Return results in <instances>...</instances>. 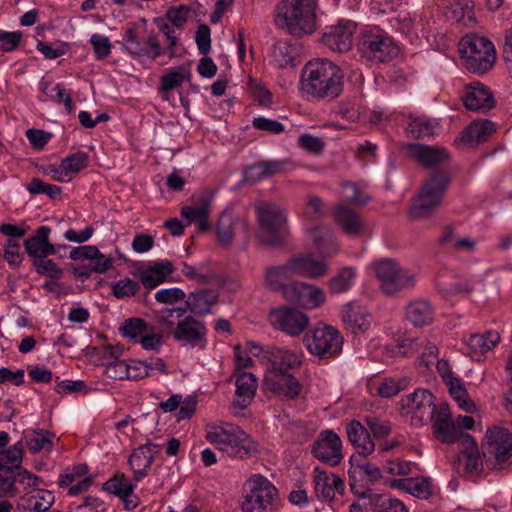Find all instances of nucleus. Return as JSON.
Listing matches in <instances>:
<instances>
[{
  "instance_id": "69168bd1",
  "label": "nucleus",
  "mask_w": 512,
  "mask_h": 512,
  "mask_svg": "<svg viewBox=\"0 0 512 512\" xmlns=\"http://www.w3.org/2000/svg\"><path fill=\"white\" fill-rule=\"evenodd\" d=\"M189 76L187 71H170L161 77V91H170L182 85L186 77Z\"/></svg>"
},
{
  "instance_id": "c9c22d12",
  "label": "nucleus",
  "mask_w": 512,
  "mask_h": 512,
  "mask_svg": "<svg viewBox=\"0 0 512 512\" xmlns=\"http://www.w3.org/2000/svg\"><path fill=\"white\" fill-rule=\"evenodd\" d=\"M235 385L236 399L234 405L240 409H245L255 396L258 387L257 378L250 372H243L236 377Z\"/></svg>"
},
{
  "instance_id": "bb28decb",
  "label": "nucleus",
  "mask_w": 512,
  "mask_h": 512,
  "mask_svg": "<svg viewBox=\"0 0 512 512\" xmlns=\"http://www.w3.org/2000/svg\"><path fill=\"white\" fill-rule=\"evenodd\" d=\"M294 277L318 279L328 273V266L323 260H316L309 255H299L288 260Z\"/></svg>"
},
{
  "instance_id": "a878e982",
  "label": "nucleus",
  "mask_w": 512,
  "mask_h": 512,
  "mask_svg": "<svg viewBox=\"0 0 512 512\" xmlns=\"http://www.w3.org/2000/svg\"><path fill=\"white\" fill-rule=\"evenodd\" d=\"M162 446L147 443L135 449L129 457L128 463L133 471L134 482H140L147 474L154 460V456L160 452Z\"/></svg>"
},
{
  "instance_id": "0e129e2a",
  "label": "nucleus",
  "mask_w": 512,
  "mask_h": 512,
  "mask_svg": "<svg viewBox=\"0 0 512 512\" xmlns=\"http://www.w3.org/2000/svg\"><path fill=\"white\" fill-rule=\"evenodd\" d=\"M71 177L79 173L88 165V156L84 152H77L62 159Z\"/></svg>"
},
{
  "instance_id": "9d476101",
  "label": "nucleus",
  "mask_w": 512,
  "mask_h": 512,
  "mask_svg": "<svg viewBox=\"0 0 512 512\" xmlns=\"http://www.w3.org/2000/svg\"><path fill=\"white\" fill-rule=\"evenodd\" d=\"M249 493L244 497L241 508L243 512H264L277 496L274 485L260 475L249 479Z\"/></svg>"
},
{
  "instance_id": "37998d69",
  "label": "nucleus",
  "mask_w": 512,
  "mask_h": 512,
  "mask_svg": "<svg viewBox=\"0 0 512 512\" xmlns=\"http://www.w3.org/2000/svg\"><path fill=\"white\" fill-rule=\"evenodd\" d=\"M217 300L218 295L214 290H201L191 293L187 304L193 313L204 315L210 312Z\"/></svg>"
},
{
  "instance_id": "0eeeda50",
  "label": "nucleus",
  "mask_w": 512,
  "mask_h": 512,
  "mask_svg": "<svg viewBox=\"0 0 512 512\" xmlns=\"http://www.w3.org/2000/svg\"><path fill=\"white\" fill-rule=\"evenodd\" d=\"M375 275L381 290L387 295L411 289L416 283V276L411 271L402 269L392 259H382L374 264Z\"/></svg>"
},
{
  "instance_id": "39448f33",
  "label": "nucleus",
  "mask_w": 512,
  "mask_h": 512,
  "mask_svg": "<svg viewBox=\"0 0 512 512\" xmlns=\"http://www.w3.org/2000/svg\"><path fill=\"white\" fill-rule=\"evenodd\" d=\"M459 52L463 65L472 73H486L491 69L496 60L493 43L487 38L476 34L466 35L461 39Z\"/></svg>"
},
{
  "instance_id": "e433bc0d",
  "label": "nucleus",
  "mask_w": 512,
  "mask_h": 512,
  "mask_svg": "<svg viewBox=\"0 0 512 512\" xmlns=\"http://www.w3.org/2000/svg\"><path fill=\"white\" fill-rule=\"evenodd\" d=\"M294 277L290 264L287 261L280 266L267 267L265 270L264 280L266 286L274 291L280 292L285 298L286 288L290 287V283H286L290 278Z\"/></svg>"
},
{
  "instance_id": "412c9836",
  "label": "nucleus",
  "mask_w": 512,
  "mask_h": 512,
  "mask_svg": "<svg viewBox=\"0 0 512 512\" xmlns=\"http://www.w3.org/2000/svg\"><path fill=\"white\" fill-rule=\"evenodd\" d=\"M406 153L418 165L425 168H439L450 160L448 151L442 146L425 144H409Z\"/></svg>"
},
{
  "instance_id": "6e6552de",
  "label": "nucleus",
  "mask_w": 512,
  "mask_h": 512,
  "mask_svg": "<svg viewBox=\"0 0 512 512\" xmlns=\"http://www.w3.org/2000/svg\"><path fill=\"white\" fill-rule=\"evenodd\" d=\"M304 341L307 350L321 359L335 357L343 345L340 332L329 325L315 327L306 333Z\"/></svg>"
},
{
  "instance_id": "4be33fe9",
  "label": "nucleus",
  "mask_w": 512,
  "mask_h": 512,
  "mask_svg": "<svg viewBox=\"0 0 512 512\" xmlns=\"http://www.w3.org/2000/svg\"><path fill=\"white\" fill-rule=\"evenodd\" d=\"M264 385L278 397L289 400L296 399L302 391L301 383L290 373L267 372Z\"/></svg>"
},
{
  "instance_id": "774afa93",
  "label": "nucleus",
  "mask_w": 512,
  "mask_h": 512,
  "mask_svg": "<svg viewBox=\"0 0 512 512\" xmlns=\"http://www.w3.org/2000/svg\"><path fill=\"white\" fill-rule=\"evenodd\" d=\"M364 422L371 430L374 437L382 438L391 433V425L385 420H381L375 416H366Z\"/></svg>"
},
{
  "instance_id": "603ef678",
  "label": "nucleus",
  "mask_w": 512,
  "mask_h": 512,
  "mask_svg": "<svg viewBox=\"0 0 512 512\" xmlns=\"http://www.w3.org/2000/svg\"><path fill=\"white\" fill-rule=\"evenodd\" d=\"M120 332L123 337L138 343L144 333L150 332V327L141 318H130L120 327Z\"/></svg>"
},
{
  "instance_id": "393cba45",
  "label": "nucleus",
  "mask_w": 512,
  "mask_h": 512,
  "mask_svg": "<svg viewBox=\"0 0 512 512\" xmlns=\"http://www.w3.org/2000/svg\"><path fill=\"white\" fill-rule=\"evenodd\" d=\"M136 484L123 473H118L103 484V490L121 499L126 510H133L140 504L139 497L134 494Z\"/></svg>"
},
{
  "instance_id": "f8f14e48",
  "label": "nucleus",
  "mask_w": 512,
  "mask_h": 512,
  "mask_svg": "<svg viewBox=\"0 0 512 512\" xmlns=\"http://www.w3.org/2000/svg\"><path fill=\"white\" fill-rule=\"evenodd\" d=\"M285 299L305 309H317L326 301V295L323 289L302 281L290 283L286 288Z\"/></svg>"
},
{
  "instance_id": "9b49d317",
  "label": "nucleus",
  "mask_w": 512,
  "mask_h": 512,
  "mask_svg": "<svg viewBox=\"0 0 512 512\" xmlns=\"http://www.w3.org/2000/svg\"><path fill=\"white\" fill-rule=\"evenodd\" d=\"M269 321L274 328L290 336L300 335L309 324V318L304 312L291 307L272 310Z\"/></svg>"
},
{
  "instance_id": "79ce46f5",
  "label": "nucleus",
  "mask_w": 512,
  "mask_h": 512,
  "mask_svg": "<svg viewBox=\"0 0 512 512\" xmlns=\"http://www.w3.org/2000/svg\"><path fill=\"white\" fill-rule=\"evenodd\" d=\"M406 318L414 326H425L432 322L433 311L428 302L423 300L413 301L406 308Z\"/></svg>"
},
{
  "instance_id": "1a4fd4ad",
  "label": "nucleus",
  "mask_w": 512,
  "mask_h": 512,
  "mask_svg": "<svg viewBox=\"0 0 512 512\" xmlns=\"http://www.w3.org/2000/svg\"><path fill=\"white\" fill-rule=\"evenodd\" d=\"M361 56L376 62H388L399 54L398 46L385 34L364 31L358 41Z\"/></svg>"
},
{
  "instance_id": "2eb2a0df",
  "label": "nucleus",
  "mask_w": 512,
  "mask_h": 512,
  "mask_svg": "<svg viewBox=\"0 0 512 512\" xmlns=\"http://www.w3.org/2000/svg\"><path fill=\"white\" fill-rule=\"evenodd\" d=\"M486 453L494 457L499 466L512 462V433L507 429L494 427L486 433Z\"/></svg>"
},
{
  "instance_id": "09e8293b",
  "label": "nucleus",
  "mask_w": 512,
  "mask_h": 512,
  "mask_svg": "<svg viewBox=\"0 0 512 512\" xmlns=\"http://www.w3.org/2000/svg\"><path fill=\"white\" fill-rule=\"evenodd\" d=\"M438 123L425 116L410 117L406 132L413 138L433 135Z\"/></svg>"
},
{
  "instance_id": "f03ea898",
  "label": "nucleus",
  "mask_w": 512,
  "mask_h": 512,
  "mask_svg": "<svg viewBox=\"0 0 512 512\" xmlns=\"http://www.w3.org/2000/svg\"><path fill=\"white\" fill-rule=\"evenodd\" d=\"M206 439L229 457L244 459L258 453V444L240 427L230 423L209 425Z\"/></svg>"
},
{
  "instance_id": "6ab92c4d",
  "label": "nucleus",
  "mask_w": 512,
  "mask_h": 512,
  "mask_svg": "<svg viewBox=\"0 0 512 512\" xmlns=\"http://www.w3.org/2000/svg\"><path fill=\"white\" fill-rule=\"evenodd\" d=\"M429 421L432 422L435 437L442 443H460L461 436L466 434L457 429L447 404L438 405Z\"/></svg>"
},
{
  "instance_id": "f704fd0d",
  "label": "nucleus",
  "mask_w": 512,
  "mask_h": 512,
  "mask_svg": "<svg viewBox=\"0 0 512 512\" xmlns=\"http://www.w3.org/2000/svg\"><path fill=\"white\" fill-rule=\"evenodd\" d=\"M438 245L453 253L472 252L475 250L476 242L469 237H459L453 226H445L438 236Z\"/></svg>"
},
{
  "instance_id": "aec40b11",
  "label": "nucleus",
  "mask_w": 512,
  "mask_h": 512,
  "mask_svg": "<svg viewBox=\"0 0 512 512\" xmlns=\"http://www.w3.org/2000/svg\"><path fill=\"white\" fill-rule=\"evenodd\" d=\"M123 41L125 49L134 57H149L155 60L166 53L153 33L139 38L135 31L129 28L125 32Z\"/></svg>"
},
{
  "instance_id": "2f4dec72",
  "label": "nucleus",
  "mask_w": 512,
  "mask_h": 512,
  "mask_svg": "<svg viewBox=\"0 0 512 512\" xmlns=\"http://www.w3.org/2000/svg\"><path fill=\"white\" fill-rule=\"evenodd\" d=\"M436 287L444 296L470 294L473 291V282L448 271L439 272L436 278Z\"/></svg>"
},
{
  "instance_id": "58836bf2",
  "label": "nucleus",
  "mask_w": 512,
  "mask_h": 512,
  "mask_svg": "<svg viewBox=\"0 0 512 512\" xmlns=\"http://www.w3.org/2000/svg\"><path fill=\"white\" fill-rule=\"evenodd\" d=\"M210 203V198L206 195H202L195 205L183 207L181 209V215L187 219L189 223H197L198 229L204 231L209 226L207 217L210 211Z\"/></svg>"
},
{
  "instance_id": "864d4df0",
  "label": "nucleus",
  "mask_w": 512,
  "mask_h": 512,
  "mask_svg": "<svg viewBox=\"0 0 512 512\" xmlns=\"http://www.w3.org/2000/svg\"><path fill=\"white\" fill-rule=\"evenodd\" d=\"M41 90L51 100L57 103L63 102L67 112L72 111L71 94L67 92L66 89H64L60 84L51 85L48 82H42Z\"/></svg>"
},
{
  "instance_id": "423d86ee",
  "label": "nucleus",
  "mask_w": 512,
  "mask_h": 512,
  "mask_svg": "<svg viewBox=\"0 0 512 512\" xmlns=\"http://www.w3.org/2000/svg\"><path fill=\"white\" fill-rule=\"evenodd\" d=\"M449 182L450 178L445 172L435 173L428 178L411 207V216L415 219L427 217L440 205Z\"/></svg>"
},
{
  "instance_id": "de8ad7c7",
  "label": "nucleus",
  "mask_w": 512,
  "mask_h": 512,
  "mask_svg": "<svg viewBox=\"0 0 512 512\" xmlns=\"http://www.w3.org/2000/svg\"><path fill=\"white\" fill-rule=\"evenodd\" d=\"M25 442L32 454L42 450L50 451L53 447L54 434L48 431H28L25 433Z\"/></svg>"
},
{
  "instance_id": "a19ab883",
  "label": "nucleus",
  "mask_w": 512,
  "mask_h": 512,
  "mask_svg": "<svg viewBox=\"0 0 512 512\" xmlns=\"http://www.w3.org/2000/svg\"><path fill=\"white\" fill-rule=\"evenodd\" d=\"M459 446L466 469L470 472H478L481 470L482 460L474 438L469 434L462 435Z\"/></svg>"
},
{
  "instance_id": "4468645a",
  "label": "nucleus",
  "mask_w": 512,
  "mask_h": 512,
  "mask_svg": "<svg viewBox=\"0 0 512 512\" xmlns=\"http://www.w3.org/2000/svg\"><path fill=\"white\" fill-rule=\"evenodd\" d=\"M437 407L433 394L425 389H417L401 400L403 412L412 414L420 424L428 422Z\"/></svg>"
},
{
  "instance_id": "dca6fc26",
  "label": "nucleus",
  "mask_w": 512,
  "mask_h": 512,
  "mask_svg": "<svg viewBox=\"0 0 512 512\" xmlns=\"http://www.w3.org/2000/svg\"><path fill=\"white\" fill-rule=\"evenodd\" d=\"M263 358L268 363L267 372L288 373L289 370H295L301 366L303 353L271 345L263 350Z\"/></svg>"
},
{
  "instance_id": "4c0bfd02",
  "label": "nucleus",
  "mask_w": 512,
  "mask_h": 512,
  "mask_svg": "<svg viewBox=\"0 0 512 512\" xmlns=\"http://www.w3.org/2000/svg\"><path fill=\"white\" fill-rule=\"evenodd\" d=\"M495 132V125L489 120L472 122L461 134L459 141L467 146L484 142Z\"/></svg>"
},
{
  "instance_id": "7c9ffc66",
  "label": "nucleus",
  "mask_w": 512,
  "mask_h": 512,
  "mask_svg": "<svg viewBox=\"0 0 512 512\" xmlns=\"http://www.w3.org/2000/svg\"><path fill=\"white\" fill-rule=\"evenodd\" d=\"M50 232L51 229L48 226H40L31 237L25 240V250L29 256L39 259L56 253L54 245L49 242Z\"/></svg>"
},
{
  "instance_id": "3c124183",
  "label": "nucleus",
  "mask_w": 512,
  "mask_h": 512,
  "mask_svg": "<svg viewBox=\"0 0 512 512\" xmlns=\"http://www.w3.org/2000/svg\"><path fill=\"white\" fill-rule=\"evenodd\" d=\"M356 272L351 267L342 268L333 278L328 282L330 292L333 294H340L347 291L355 279Z\"/></svg>"
},
{
  "instance_id": "338daca9",
  "label": "nucleus",
  "mask_w": 512,
  "mask_h": 512,
  "mask_svg": "<svg viewBox=\"0 0 512 512\" xmlns=\"http://www.w3.org/2000/svg\"><path fill=\"white\" fill-rule=\"evenodd\" d=\"M343 196L346 201L355 205H364L369 200V196L362 192L355 183L343 184Z\"/></svg>"
},
{
  "instance_id": "49530a36",
  "label": "nucleus",
  "mask_w": 512,
  "mask_h": 512,
  "mask_svg": "<svg viewBox=\"0 0 512 512\" xmlns=\"http://www.w3.org/2000/svg\"><path fill=\"white\" fill-rule=\"evenodd\" d=\"M446 386L449 389V393L452 398L457 402L459 408L467 413H474L476 411L475 403L469 398V395L457 378H448Z\"/></svg>"
},
{
  "instance_id": "bf43d9fd",
  "label": "nucleus",
  "mask_w": 512,
  "mask_h": 512,
  "mask_svg": "<svg viewBox=\"0 0 512 512\" xmlns=\"http://www.w3.org/2000/svg\"><path fill=\"white\" fill-rule=\"evenodd\" d=\"M113 295L118 298L134 296L139 290V283L131 278L125 277L111 285Z\"/></svg>"
},
{
  "instance_id": "8fccbe9b",
  "label": "nucleus",
  "mask_w": 512,
  "mask_h": 512,
  "mask_svg": "<svg viewBox=\"0 0 512 512\" xmlns=\"http://www.w3.org/2000/svg\"><path fill=\"white\" fill-rule=\"evenodd\" d=\"M497 332L488 331L484 334H473L468 339V345L474 352L485 353L491 350L499 342Z\"/></svg>"
},
{
  "instance_id": "ddd939ff",
  "label": "nucleus",
  "mask_w": 512,
  "mask_h": 512,
  "mask_svg": "<svg viewBox=\"0 0 512 512\" xmlns=\"http://www.w3.org/2000/svg\"><path fill=\"white\" fill-rule=\"evenodd\" d=\"M206 335L207 329L205 324L192 316L179 320L172 332V337L176 342L199 349L206 347Z\"/></svg>"
},
{
  "instance_id": "72a5a7b5",
  "label": "nucleus",
  "mask_w": 512,
  "mask_h": 512,
  "mask_svg": "<svg viewBox=\"0 0 512 512\" xmlns=\"http://www.w3.org/2000/svg\"><path fill=\"white\" fill-rule=\"evenodd\" d=\"M335 220L342 230L353 237L360 236L365 229V224L359 214L346 204H339L334 212Z\"/></svg>"
},
{
  "instance_id": "a211bd4d",
  "label": "nucleus",
  "mask_w": 512,
  "mask_h": 512,
  "mask_svg": "<svg viewBox=\"0 0 512 512\" xmlns=\"http://www.w3.org/2000/svg\"><path fill=\"white\" fill-rule=\"evenodd\" d=\"M356 25L352 21H339L335 25L325 27L322 35V43L329 49L345 53L352 48L353 34Z\"/></svg>"
},
{
  "instance_id": "a18cd8bd",
  "label": "nucleus",
  "mask_w": 512,
  "mask_h": 512,
  "mask_svg": "<svg viewBox=\"0 0 512 512\" xmlns=\"http://www.w3.org/2000/svg\"><path fill=\"white\" fill-rule=\"evenodd\" d=\"M186 310L184 308L162 309L155 316V321L161 328L160 333L164 336H172V332L177 326V322L184 318Z\"/></svg>"
},
{
  "instance_id": "20e7f679",
  "label": "nucleus",
  "mask_w": 512,
  "mask_h": 512,
  "mask_svg": "<svg viewBox=\"0 0 512 512\" xmlns=\"http://www.w3.org/2000/svg\"><path fill=\"white\" fill-rule=\"evenodd\" d=\"M259 224L257 237L263 244L270 247L281 246L288 236L287 210L272 202H260L256 206Z\"/></svg>"
},
{
  "instance_id": "c03bdc74",
  "label": "nucleus",
  "mask_w": 512,
  "mask_h": 512,
  "mask_svg": "<svg viewBox=\"0 0 512 512\" xmlns=\"http://www.w3.org/2000/svg\"><path fill=\"white\" fill-rule=\"evenodd\" d=\"M448 17L465 26L473 24L475 16L472 0H452L449 5Z\"/></svg>"
},
{
  "instance_id": "c85d7f7f",
  "label": "nucleus",
  "mask_w": 512,
  "mask_h": 512,
  "mask_svg": "<svg viewBox=\"0 0 512 512\" xmlns=\"http://www.w3.org/2000/svg\"><path fill=\"white\" fill-rule=\"evenodd\" d=\"M463 98L465 107L471 111L486 112L495 105L492 93L487 87L478 82L467 86Z\"/></svg>"
},
{
  "instance_id": "13d9d810",
  "label": "nucleus",
  "mask_w": 512,
  "mask_h": 512,
  "mask_svg": "<svg viewBox=\"0 0 512 512\" xmlns=\"http://www.w3.org/2000/svg\"><path fill=\"white\" fill-rule=\"evenodd\" d=\"M407 385L408 380L406 378H387L379 384L377 392L381 397L389 398L405 389Z\"/></svg>"
},
{
  "instance_id": "7ed1b4c3",
  "label": "nucleus",
  "mask_w": 512,
  "mask_h": 512,
  "mask_svg": "<svg viewBox=\"0 0 512 512\" xmlns=\"http://www.w3.org/2000/svg\"><path fill=\"white\" fill-rule=\"evenodd\" d=\"M315 0H282L276 6L275 23L297 37L316 29Z\"/></svg>"
},
{
  "instance_id": "4d7b16f0",
  "label": "nucleus",
  "mask_w": 512,
  "mask_h": 512,
  "mask_svg": "<svg viewBox=\"0 0 512 512\" xmlns=\"http://www.w3.org/2000/svg\"><path fill=\"white\" fill-rule=\"evenodd\" d=\"M272 62L278 68H285L293 61L290 46L286 42H277L271 51Z\"/></svg>"
},
{
  "instance_id": "680f3d73",
  "label": "nucleus",
  "mask_w": 512,
  "mask_h": 512,
  "mask_svg": "<svg viewBox=\"0 0 512 512\" xmlns=\"http://www.w3.org/2000/svg\"><path fill=\"white\" fill-rule=\"evenodd\" d=\"M33 265L38 274L46 275L53 279H59L62 276V270L53 260L39 258L33 261Z\"/></svg>"
},
{
  "instance_id": "5fc2aeb1",
  "label": "nucleus",
  "mask_w": 512,
  "mask_h": 512,
  "mask_svg": "<svg viewBox=\"0 0 512 512\" xmlns=\"http://www.w3.org/2000/svg\"><path fill=\"white\" fill-rule=\"evenodd\" d=\"M16 467L0 466V492L9 498H13L19 494L16 486Z\"/></svg>"
},
{
  "instance_id": "5701e85b",
  "label": "nucleus",
  "mask_w": 512,
  "mask_h": 512,
  "mask_svg": "<svg viewBox=\"0 0 512 512\" xmlns=\"http://www.w3.org/2000/svg\"><path fill=\"white\" fill-rule=\"evenodd\" d=\"M313 485L316 497L320 501H332L335 493L343 494L344 481L334 473H328L319 466L313 469Z\"/></svg>"
},
{
  "instance_id": "6e6d98bb",
  "label": "nucleus",
  "mask_w": 512,
  "mask_h": 512,
  "mask_svg": "<svg viewBox=\"0 0 512 512\" xmlns=\"http://www.w3.org/2000/svg\"><path fill=\"white\" fill-rule=\"evenodd\" d=\"M23 459V444L21 441L0 450L1 467H20Z\"/></svg>"
},
{
  "instance_id": "ea45409f",
  "label": "nucleus",
  "mask_w": 512,
  "mask_h": 512,
  "mask_svg": "<svg viewBox=\"0 0 512 512\" xmlns=\"http://www.w3.org/2000/svg\"><path fill=\"white\" fill-rule=\"evenodd\" d=\"M245 223L230 212H224L217 224V237L221 245L231 244L237 230L245 229Z\"/></svg>"
},
{
  "instance_id": "e2e57ef3",
  "label": "nucleus",
  "mask_w": 512,
  "mask_h": 512,
  "mask_svg": "<svg viewBox=\"0 0 512 512\" xmlns=\"http://www.w3.org/2000/svg\"><path fill=\"white\" fill-rule=\"evenodd\" d=\"M31 509L35 512L47 511L54 501V496L50 491L38 490L36 495L30 497Z\"/></svg>"
},
{
  "instance_id": "c756f323",
  "label": "nucleus",
  "mask_w": 512,
  "mask_h": 512,
  "mask_svg": "<svg viewBox=\"0 0 512 512\" xmlns=\"http://www.w3.org/2000/svg\"><path fill=\"white\" fill-rule=\"evenodd\" d=\"M351 489L358 497L368 500V506L373 512H408L405 505L398 499L389 498L385 495L378 494L371 489L363 491L356 490L351 484Z\"/></svg>"
},
{
  "instance_id": "b1692460",
  "label": "nucleus",
  "mask_w": 512,
  "mask_h": 512,
  "mask_svg": "<svg viewBox=\"0 0 512 512\" xmlns=\"http://www.w3.org/2000/svg\"><path fill=\"white\" fill-rule=\"evenodd\" d=\"M346 433L349 442L356 449V454L350 458V462H358L359 458L371 455L375 450V443L366 427L358 420H352L346 424Z\"/></svg>"
},
{
  "instance_id": "cd10ccee",
  "label": "nucleus",
  "mask_w": 512,
  "mask_h": 512,
  "mask_svg": "<svg viewBox=\"0 0 512 512\" xmlns=\"http://www.w3.org/2000/svg\"><path fill=\"white\" fill-rule=\"evenodd\" d=\"M341 317L346 329L353 334L366 332L372 321L371 315L357 303L344 305Z\"/></svg>"
},
{
  "instance_id": "f3484780",
  "label": "nucleus",
  "mask_w": 512,
  "mask_h": 512,
  "mask_svg": "<svg viewBox=\"0 0 512 512\" xmlns=\"http://www.w3.org/2000/svg\"><path fill=\"white\" fill-rule=\"evenodd\" d=\"M311 452L318 460L337 465L343 458L342 440L333 430H324L314 441Z\"/></svg>"
},
{
  "instance_id": "f257e3e1",
  "label": "nucleus",
  "mask_w": 512,
  "mask_h": 512,
  "mask_svg": "<svg viewBox=\"0 0 512 512\" xmlns=\"http://www.w3.org/2000/svg\"><path fill=\"white\" fill-rule=\"evenodd\" d=\"M302 93L313 100H333L343 90V73L327 59H315L305 64L301 73Z\"/></svg>"
},
{
  "instance_id": "052dcab7",
  "label": "nucleus",
  "mask_w": 512,
  "mask_h": 512,
  "mask_svg": "<svg viewBox=\"0 0 512 512\" xmlns=\"http://www.w3.org/2000/svg\"><path fill=\"white\" fill-rule=\"evenodd\" d=\"M407 493L420 499H428L432 493L429 480L422 477L409 478Z\"/></svg>"
},
{
  "instance_id": "473e14b6",
  "label": "nucleus",
  "mask_w": 512,
  "mask_h": 512,
  "mask_svg": "<svg viewBox=\"0 0 512 512\" xmlns=\"http://www.w3.org/2000/svg\"><path fill=\"white\" fill-rule=\"evenodd\" d=\"M307 238L312 248L323 257H331L338 252L333 233L326 227L317 226L307 230Z\"/></svg>"
}]
</instances>
